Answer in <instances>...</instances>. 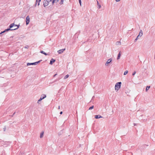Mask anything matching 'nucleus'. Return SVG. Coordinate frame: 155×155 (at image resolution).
<instances>
[{
	"label": "nucleus",
	"mask_w": 155,
	"mask_h": 155,
	"mask_svg": "<svg viewBox=\"0 0 155 155\" xmlns=\"http://www.w3.org/2000/svg\"><path fill=\"white\" fill-rule=\"evenodd\" d=\"M121 84V82H117L115 85V89L117 91H118L120 88Z\"/></svg>",
	"instance_id": "obj_1"
},
{
	"label": "nucleus",
	"mask_w": 155,
	"mask_h": 155,
	"mask_svg": "<svg viewBox=\"0 0 155 155\" xmlns=\"http://www.w3.org/2000/svg\"><path fill=\"white\" fill-rule=\"evenodd\" d=\"M51 0H45L43 2V5L44 7L47 6Z\"/></svg>",
	"instance_id": "obj_2"
},
{
	"label": "nucleus",
	"mask_w": 155,
	"mask_h": 155,
	"mask_svg": "<svg viewBox=\"0 0 155 155\" xmlns=\"http://www.w3.org/2000/svg\"><path fill=\"white\" fill-rule=\"evenodd\" d=\"M46 95L44 94H42L41 95V98H40V99L38 100V103H39V102L41 101L42 99H44L46 97Z\"/></svg>",
	"instance_id": "obj_3"
},
{
	"label": "nucleus",
	"mask_w": 155,
	"mask_h": 155,
	"mask_svg": "<svg viewBox=\"0 0 155 155\" xmlns=\"http://www.w3.org/2000/svg\"><path fill=\"white\" fill-rule=\"evenodd\" d=\"M17 26H18V27H17L16 28H14L13 29H10V28H8L7 29H5L4 30V31L5 32L6 31H9V30L12 31V30H15L18 29L19 27V25H17Z\"/></svg>",
	"instance_id": "obj_4"
},
{
	"label": "nucleus",
	"mask_w": 155,
	"mask_h": 155,
	"mask_svg": "<svg viewBox=\"0 0 155 155\" xmlns=\"http://www.w3.org/2000/svg\"><path fill=\"white\" fill-rule=\"evenodd\" d=\"M30 18L29 16H27L26 18V23L27 25L29 24L30 22Z\"/></svg>",
	"instance_id": "obj_5"
},
{
	"label": "nucleus",
	"mask_w": 155,
	"mask_h": 155,
	"mask_svg": "<svg viewBox=\"0 0 155 155\" xmlns=\"http://www.w3.org/2000/svg\"><path fill=\"white\" fill-rule=\"evenodd\" d=\"M18 25H15L14 23H12L10 25H9V28L10 29H12L11 28H12V27H13L14 26H17L18 27Z\"/></svg>",
	"instance_id": "obj_6"
},
{
	"label": "nucleus",
	"mask_w": 155,
	"mask_h": 155,
	"mask_svg": "<svg viewBox=\"0 0 155 155\" xmlns=\"http://www.w3.org/2000/svg\"><path fill=\"white\" fill-rule=\"evenodd\" d=\"M112 61V59L111 58L108 59L105 64V65L107 66V64H109V63H110L111 61Z\"/></svg>",
	"instance_id": "obj_7"
},
{
	"label": "nucleus",
	"mask_w": 155,
	"mask_h": 155,
	"mask_svg": "<svg viewBox=\"0 0 155 155\" xmlns=\"http://www.w3.org/2000/svg\"><path fill=\"white\" fill-rule=\"evenodd\" d=\"M55 60L53 58H51L50 61V64H52L55 61Z\"/></svg>",
	"instance_id": "obj_8"
},
{
	"label": "nucleus",
	"mask_w": 155,
	"mask_h": 155,
	"mask_svg": "<svg viewBox=\"0 0 155 155\" xmlns=\"http://www.w3.org/2000/svg\"><path fill=\"white\" fill-rule=\"evenodd\" d=\"M65 48L60 49L58 51V52L59 54H61L65 50Z\"/></svg>",
	"instance_id": "obj_9"
},
{
	"label": "nucleus",
	"mask_w": 155,
	"mask_h": 155,
	"mask_svg": "<svg viewBox=\"0 0 155 155\" xmlns=\"http://www.w3.org/2000/svg\"><path fill=\"white\" fill-rule=\"evenodd\" d=\"M143 35V32L141 30H140V32L138 35L137 36L138 37V38H139V37H141Z\"/></svg>",
	"instance_id": "obj_10"
},
{
	"label": "nucleus",
	"mask_w": 155,
	"mask_h": 155,
	"mask_svg": "<svg viewBox=\"0 0 155 155\" xmlns=\"http://www.w3.org/2000/svg\"><path fill=\"white\" fill-rule=\"evenodd\" d=\"M41 0H36L35 4V6L36 5L37 3L38 5L39 6L40 5V2H41Z\"/></svg>",
	"instance_id": "obj_11"
},
{
	"label": "nucleus",
	"mask_w": 155,
	"mask_h": 155,
	"mask_svg": "<svg viewBox=\"0 0 155 155\" xmlns=\"http://www.w3.org/2000/svg\"><path fill=\"white\" fill-rule=\"evenodd\" d=\"M95 117L96 119H99L103 117H102L100 115L98 114L97 115H96L95 116Z\"/></svg>",
	"instance_id": "obj_12"
},
{
	"label": "nucleus",
	"mask_w": 155,
	"mask_h": 155,
	"mask_svg": "<svg viewBox=\"0 0 155 155\" xmlns=\"http://www.w3.org/2000/svg\"><path fill=\"white\" fill-rule=\"evenodd\" d=\"M31 65H35V62L34 63H27V66H29Z\"/></svg>",
	"instance_id": "obj_13"
},
{
	"label": "nucleus",
	"mask_w": 155,
	"mask_h": 155,
	"mask_svg": "<svg viewBox=\"0 0 155 155\" xmlns=\"http://www.w3.org/2000/svg\"><path fill=\"white\" fill-rule=\"evenodd\" d=\"M121 51H120L118 54V56L117 58V59L118 60L120 58V56H121Z\"/></svg>",
	"instance_id": "obj_14"
},
{
	"label": "nucleus",
	"mask_w": 155,
	"mask_h": 155,
	"mask_svg": "<svg viewBox=\"0 0 155 155\" xmlns=\"http://www.w3.org/2000/svg\"><path fill=\"white\" fill-rule=\"evenodd\" d=\"M44 133V131H42L41 132V133L40 134V138H41L43 137Z\"/></svg>",
	"instance_id": "obj_15"
},
{
	"label": "nucleus",
	"mask_w": 155,
	"mask_h": 155,
	"mask_svg": "<svg viewBox=\"0 0 155 155\" xmlns=\"http://www.w3.org/2000/svg\"><path fill=\"white\" fill-rule=\"evenodd\" d=\"M97 5L98 6V9L100 8L101 7V5L99 4L98 1H97Z\"/></svg>",
	"instance_id": "obj_16"
},
{
	"label": "nucleus",
	"mask_w": 155,
	"mask_h": 155,
	"mask_svg": "<svg viewBox=\"0 0 155 155\" xmlns=\"http://www.w3.org/2000/svg\"><path fill=\"white\" fill-rule=\"evenodd\" d=\"M40 53L45 54V55H48V54H47L44 51H40Z\"/></svg>",
	"instance_id": "obj_17"
},
{
	"label": "nucleus",
	"mask_w": 155,
	"mask_h": 155,
	"mask_svg": "<svg viewBox=\"0 0 155 155\" xmlns=\"http://www.w3.org/2000/svg\"><path fill=\"white\" fill-rule=\"evenodd\" d=\"M116 45H121V43L120 41H117L116 43Z\"/></svg>",
	"instance_id": "obj_18"
},
{
	"label": "nucleus",
	"mask_w": 155,
	"mask_h": 155,
	"mask_svg": "<svg viewBox=\"0 0 155 155\" xmlns=\"http://www.w3.org/2000/svg\"><path fill=\"white\" fill-rule=\"evenodd\" d=\"M150 86H147V87H146V91H148V90H149V89L150 88Z\"/></svg>",
	"instance_id": "obj_19"
},
{
	"label": "nucleus",
	"mask_w": 155,
	"mask_h": 155,
	"mask_svg": "<svg viewBox=\"0 0 155 155\" xmlns=\"http://www.w3.org/2000/svg\"><path fill=\"white\" fill-rule=\"evenodd\" d=\"M42 61V60H40L39 61H38L37 62H35V65H37V64H38L41 61Z\"/></svg>",
	"instance_id": "obj_20"
},
{
	"label": "nucleus",
	"mask_w": 155,
	"mask_h": 155,
	"mask_svg": "<svg viewBox=\"0 0 155 155\" xmlns=\"http://www.w3.org/2000/svg\"><path fill=\"white\" fill-rule=\"evenodd\" d=\"M69 76V75L68 74H67L66 76H65L64 77V79H66L67 78H68Z\"/></svg>",
	"instance_id": "obj_21"
},
{
	"label": "nucleus",
	"mask_w": 155,
	"mask_h": 155,
	"mask_svg": "<svg viewBox=\"0 0 155 155\" xmlns=\"http://www.w3.org/2000/svg\"><path fill=\"white\" fill-rule=\"evenodd\" d=\"M128 73V71H124V75H126Z\"/></svg>",
	"instance_id": "obj_22"
},
{
	"label": "nucleus",
	"mask_w": 155,
	"mask_h": 155,
	"mask_svg": "<svg viewBox=\"0 0 155 155\" xmlns=\"http://www.w3.org/2000/svg\"><path fill=\"white\" fill-rule=\"evenodd\" d=\"M94 106H92L91 107H90L89 108V110H91L93 109L94 108Z\"/></svg>",
	"instance_id": "obj_23"
},
{
	"label": "nucleus",
	"mask_w": 155,
	"mask_h": 155,
	"mask_svg": "<svg viewBox=\"0 0 155 155\" xmlns=\"http://www.w3.org/2000/svg\"><path fill=\"white\" fill-rule=\"evenodd\" d=\"M56 2V0H52V5H53L55 2Z\"/></svg>",
	"instance_id": "obj_24"
},
{
	"label": "nucleus",
	"mask_w": 155,
	"mask_h": 155,
	"mask_svg": "<svg viewBox=\"0 0 155 155\" xmlns=\"http://www.w3.org/2000/svg\"><path fill=\"white\" fill-rule=\"evenodd\" d=\"M63 2H64V0H61V2H60V5L63 4Z\"/></svg>",
	"instance_id": "obj_25"
},
{
	"label": "nucleus",
	"mask_w": 155,
	"mask_h": 155,
	"mask_svg": "<svg viewBox=\"0 0 155 155\" xmlns=\"http://www.w3.org/2000/svg\"><path fill=\"white\" fill-rule=\"evenodd\" d=\"M139 38H138V37H137L134 40V42H136L137 41V40Z\"/></svg>",
	"instance_id": "obj_26"
},
{
	"label": "nucleus",
	"mask_w": 155,
	"mask_h": 155,
	"mask_svg": "<svg viewBox=\"0 0 155 155\" xmlns=\"http://www.w3.org/2000/svg\"><path fill=\"white\" fill-rule=\"evenodd\" d=\"M6 129V127L5 126L3 128V130L4 131H5Z\"/></svg>",
	"instance_id": "obj_27"
},
{
	"label": "nucleus",
	"mask_w": 155,
	"mask_h": 155,
	"mask_svg": "<svg viewBox=\"0 0 155 155\" xmlns=\"http://www.w3.org/2000/svg\"><path fill=\"white\" fill-rule=\"evenodd\" d=\"M79 2L80 3V5L81 6V0H79Z\"/></svg>",
	"instance_id": "obj_28"
},
{
	"label": "nucleus",
	"mask_w": 155,
	"mask_h": 155,
	"mask_svg": "<svg viewBox=\"0 0 155 155\" xmlns=\"http://www.w3.org/2000/svg\"><path fill=\"white\" fill-rule=\"evenodd\" d=\"M28 47L29 46L28 45H26L24 47V48H28Z\"/></svg>",
	"instance_id": "obj_29"
},
{
	"label": "nucleus",
	"mask_w": 155,
	"mask_h": 155,
	"mask_svg": "<svg viewBox=\"0 0 155 155\" xmlns=\"http://www.w3.org/2000/svg\"><path fill=\"white\" fill-rule=\"evenodd\" d=\"M136 72L135 71H134L132 74V75L134 76L135 74H136Z\"/></svg>",
	"instance_id": "obj_30"
},
{
	"label": "nucleus",
	"mask_w": 155,
	"mask_h": 155,
	"mask_svg": "<svg viewBox=\"0 0 155 155\" xmlns=\"http://www.w3.org/2000/svg\"><path fill=\"white\" fill-rule=\"evenodd\" d=\"M5 32L4 31H2L1 33H0V35L4 33Z\"/></svg>",
	"instance_id": "obj_31"
},
{
	"label": "nucleus",
	"mask_w": 155,
	"mask_h": 155,
	"mask_svg": "<svg viewBox=\"0 0 155 155\" xmlns=\"http://www.w3.org/2000/svg\"><path fill=\"white\" fill-rule=\"evenodd\" d=\"M60 106H58V109H60Z\"/></svg>",
	"instance_id": "obj_32"
},
{
	"label": "nucleus",
	"mask_w": 155,
	"mask_h": 155,
	"mask_svg": "<svg viewBox=\"0 0 155 155\" xmlns=\"http://www.w3.org/2000/svg\"><path fill=\"white\" fill-rule=\"evenodd\" d=\"M57 74H55L54 76H53V77H55L57 75Z\"/></svg>",
	"instance_id": "obj_33"
},
{
	"label": "nucleus",
	"mask_w": 155,
	"mask_h": 155,
	"mask_svg": "<svg viewBox=\"0 0 155 155\" xmlns=\"http://www.w3.org/2000/svg\"><path fill=\"white\" fill-rule=\"evenodd\" d=\"M15 112H14V113H13V115H12V116H12V117H13V115L15 114Z\"/></svg>",
	"instance_id": "obj_34"
},
{
	"label": "nucleus",
	"mask_w": 155,
	"mask_h": 155,
	"mask_svg": "<svg viewBox=\"0 0 155 155\" xmlns=\"http://www.w3.org/2000/svg\"><path fill=\"white\" fill-rule=\"evenodd\" d=\"M63 113V112L62 111H61L60 113V114H62Z\"/></svg>",
	"instance_id": "obj_35"
},
{
	"label": "nucleus",
	"mask_w": 155,
	"mask_h": 155,
	"mask_svg": "<svg viewBox=\"0 0 155 155\" xmlns=\"http://www.w3.org/2000/svg\"><path fill=\"white\" fill-rule=\"evenodd\" d=\"M120 0H115L116 2L119 1Z\"/></svg>",
	"instance_id": "obj_36"
},
{
	"label": "nucleus",
	"mask_w": 155,
	"mask_h": 155,
	"mask_svg": "<svg viewBox=\"0 0 155 155\" xmlns=\"http://www.w3.org/2000/svg\"><path fill=\"white\" fill-rule=\"evenodd\" d=\"M61 78H58V80H60Z\"/></svg>",
	"instance_id": "obj_37"
},
{
	"label": "nucleus",
	"mask_w": 155,
	"mask_h": 155,
	"mask_svg": "<svg viewBox=\"0 0 155 155\" xmlns=\"http://www.w3.org/2000/svg\"><path fill=\"white\" fill-rule=\"evenodd\" d=\"M56 0V2H58L59 0Z\"/></svg>",
	"instance_id": "obj_38"
},
{
	"label": "nucleus",
	"mask_w": 155,
	"mask_h": 155,
	"mask_svg": "<svg viewBox=\"0 0 155 155\" xmlns=\"http://www.w3.org/2000/svg\"><path fill=\"white\" fill-rule=\"evenodd\" d=\"M134 126L136 125V124H134Z\"/></svg>",
	"instance_id": "obj_39"
}]
</instances>
